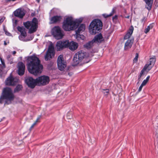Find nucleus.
Returning <instances> with one entry per match:
<instances>
[{
	"label": "nucleus",
	"instance_id": "36",
	"mask_svg": "<svg viewBox=\"0 0 158 158\" xmlns=\"http://www.w3.org/2000/svg\"><path fill=\"white\" fill-rule=\"evenodd\" d=\"M6 58L8 60H10L11 59V56L10 55H8L7 56Z\"/></svg>",
	"mask_w": 158,
	"mask_h": 158
},
{
	"label": "nucleus",
	"instance_id": "12",
	"mask_svg": "<svg viewBox=\"0 0 158 158\" xmlns=\"http://www.w3.org/2000/svg\"><path fill=\"white\" fill-rule=\"evenodd\" d=\"M25 81L28 86L32 88L37 85V78L34 79L31 77H29L26 79Z\"/></svg>",
	"mask_w": 158,
	"mask_h": 158
},
{
	"label": "nucleus",
	"instance_id": "46",
	"mask_svg": "<svg viewBox=\"0 0 158 158\" xmlns=\"http://www.w3.org/2000/svg\"><path fill=\"white\" fill-rule=\"evenodd\" d=\"M117 18V16L116 15L115 16H114L113 17V19H116Z\"/></svg>",
	"mask_w": 158,
	"mask_h": 158
},
{
	"label": "nucleus",
	"instance_id": "33",
	"mask_svg": "<svg viewBox=\"0 0 158 158\" xmlns=\"http://www.w3.org/2000/svg\"><path fill=\"white\" fill-rule=\"evenodd\" d=\"M115 13V10L114 9H113L112 10L111 12L109 14V16H110L113 15Z\"/></svg>",
	"mask_w": 158,
	"mask_h": 158
},
{
	"label": "nucleus",
	"instance_id": "7",
	"mask_svg": "<svg viewBox=\"0 0 158 158\" xmlns=\"http://www.w3.org/2000/svg\"><path fill=\"white\" fill-rule=\"evenodd\" d=\"M51 32L52 34L57 40L61 39L64 35L63 31L58 26L54 27Z\"/></svg>",
	"mask_w": 158,
	"mask_h": 158
},
{
	"label": "nucleus",
	"instance_id": "22",
	"mask_svg": "<svg viewBox=\"0 0 158 158\" xmlns=\"http://www.w3.org/2000/svg\"><path fill=\"white\" fill-rule=\"evenodd\" d=\"M133 43V40H128L126 42L125 46L124 49L125 50L131 48Z\"/></svg>",
	"mask_w": 158,
	"mask_h": 158
},
{
	"label": "nucleus",
	"instance_id": "21",
	"mask_svg": "<svg viewBox=\"0 0 158 158\" xmlns=\"http://www.w3.org/2000/svg\"><path fill=\"white\" fill-rule=\"evenodd\" d=\"M147 65H145L143 69L141 70L140 74L138 76V79L139 80L141 78V77L144 74V72L145 71H147L148 72L151 69V67H149L148 68L147 67Z\"/></svg>",
	"mask_w": 158,
	"mask_h": 158
},
{
	"label": "nucleus",
	"instance_id": "18",
	"mask_svg": "<svg viewBox=\"0 0 158 158\" xmlns=\"http://www.w3.org/2000/svg\"><path fill=\"white\" fill-rule=\"evenodd\" d=\"M146 3L145 7L148 10H150L153 2V0H144Z\"/></svg>",
	"mask_w": 158,
	"mask_h": 158
},
{
	"label": "nucleus",
	"instance_id": "49",
	"mask_svg": "<svg viewBox=\"0 0 158 158\" xmlns=\"http://www.w3.org/2000/svg\"><path fill=\"white\" fill-rule=\"evenodd\" d=\"M134 72V71L133 70H132V72Z\"/></svg>",
	"mask_w": 158,
	"mask_h": 158
},
{
	"label": "nucleus",
	"instance_id": "20",
	"mask_svg": "<svg viewBox=\"0 0 158 158\" xmlns=\"http://www.w3.org/2000/svg\"><path fill=\"white\" fill-rule=\"evenodd\" d=\"M134 30V28L132 26H131L130 27L127 34L125 35L124 37L125 39H127L129 38L131 35L133 31Z\"/></svg>",
	"mask_w": 158,
	"mask_h": 158
},
{
	"label": "nucleus",
	"instance_id": "11",
	"mask_svg": "<svg viewBox=\"0 0 158 158\" xmlns=\"http://www.w3.org/2000/svg\"><path fill=\"white\" fill-rule=\"evenodd\" d=\"M68 44V40L64 41H59L56 45V48L57 51L62 50L63 48L67 47Z\"/></svg>",
	"mask_w": 158,
	"mask_h": 158
},
{
	"label": "nucleus",
	"instance_id": "39",
	"mask_svg": "<svg viewBox=\"0 0 158 158\" xmlns=\"http://www.w3.org/2000/svg\"><path fill=\"white\" fill-rule=\"evenodd\" d=\"M35 123H34L31 126L30 128V130L31 131V129L33 128L34 126L36 124Z\"/></svg>",
	"mask_w": 158,
	"mask_h": 158
},
{
	"label": "nucleus",
	"instance_id": "52",
	"mask_svg": "<svg viewBox=\"0 0 158 158\" xmlns=\"http://www.w3.org/2000/svg\"><path fill=\"white\" fill-rule=\"evenodd\" d=\"M1 120H0V122H1Z\"/></svg>",
	"mask_w": 158,
	"mask_h": 158
},
{
	"label": "nucleus",
	"instance_id": "53",
	"mask_svg": "<svg viewBox=\"0 0 158 158\" xmlns=\"http://www.w3.org/2000/svg\"><path fill=\"white\" fill-rule=\"evenodd\" d=\"M1 20V19H0V21Z\"/></svg>",
	"mask_w": 158,
	"mask_h": 158
},
{
	"label": "nucleus",
	"instance_id": "30",
	"mask_svg": "<svg viewBox=\"0 0 158 158\" xmlns=\"http://www.w3.org/2000/svg\"><path fill=\"white\" fill-rule=\"evenodd\" d=\"M102 92L105 95H107L109 93V90L108 89H103Z\"/></svg>",
	"mask_w": 158,
	"mask_h": 158
},
{
	"label": "nucleus",
	"instance_id": "17",
	"mask_svg": "<svg viewBox=\"0 0 158 158\" xmlns=\"http://www.w3.org/2000/svg\"><path fill=\"white\" fill-rule=\"evenodd\" d=\"M156 61V57L155 56H152V57H150L149 59V62H148L145 65H147L148 68L151 67V69L154 65Z\"/></svg>",
	"mask_w": 158,
	"mask_h": 158
},
{
	"label": "nucleus",
	"instance_id": "26",
	"mask_svg": "<svg viewBox=\"0 0 158 158\" xmlns=\"http://www.w3.org/2000/svg\"><path fill=\"white\" fill-rule=\"evenodd\" d=\"M154 24L153 23L151 24L148 26L144 30V32L145 33H147L149 31L150 29H152L154 27Z\"/></svg>",
	"mask_w": 158,
	"mask_h": 158
},
{
	"label": "nucleus",
	"instance_id": "28",
	"mask_svg": "<svg viewBox=\"0 0 158 158\" xmlns=\"http://www.w3.org/2000/svg\"><path fill=\"white\" fill-rule=\"evenodd\" d=\"M22 88V86L20 85H18L14 89V92H17L21 90Z\"/></svg>",
	"mask_w": 158,
	"mask_h": 158
},
{
	"label": "nucleus",
	"instance_id": "48",
	"mask_svg": "<svg viewBox=\"0 0 158 158\" xmlns=\"http://www.w3.org/2000/svg\"><path fill=\"white\" fill-rule=\"evenodd\" d=\"M4 44L5 45H7V43L5 41H4Z\"/></svg>",
	"mask_w": 158,
	"mask_h": 158
},
{
	"label": "nucleus",
	"instance_id": "13",
	"mask_svg": "<svg viewBox=\"0 0 158 158\" xmlns=\"http://www.w3.org/2000/svg\"><path fill=\"white\" fill-rule=\"evenodd\" d=\"M18 80L12 77H8L5 81L6 84L7 85H14L18 82Z\"/></svg>",
	"mask_w": 158,
	"mask_h": 158
},
{
	"label": "nucleus",
	"instance_id": "37",
	"mask_svg": "<svg viewBox=\"0 0 158 158\" xmlns=\"http://www.w3.org/2000/svg\"><path fill=\"white\" fill-rule=\"evenodd\" d=\"M143 86H144L143 85H142V84H141V85L139 87V89H138V91L139 92L141 90Z\"/></svg>",
	"mask_w": 158,
	"mask_h": 158
},
{
	"label": "nucleus",
	"instance_id": "51",
	"mask_svg": "<svg viewBox=\"0 0 158 158\" xmlns=\"http://www.w3.org/2000/svg\"><path fill=\"white\" fill-rule=\"evenodd\" d=\"M127 18H129V16L127 17Z\"/></svg>",
	"mask_w": 158,
	"mask_h": 158
},
{
	"label": "nucleus",
	"instance_id": "40",
	"mask_svg": "<svg viewBox=\"0 0 158 158\" xmlns=\"http://www.w3.org/2000/svg\"><path fill=\"white\" fill-rule=\"evenodd\" d=\"M6 34L8 36H10L11 35V34L8 32L7 31H5Z\"/></svg>",
	"mask_w": 158,
	"mask_h": 158
},
{
	"label": "nucleus",
	"instance_id": "31",
	"mask_svg": "<svg viewBox=\"0 0 158 158\" xmlns=\"http://www.w3.org/2000/svg\"><path fill=\"white\" fill-rule=\"evenodd\" d=\"M68 119H70L72 118V114L71 113H68L67 114Z\"/></svg>",
	"mask_w": 158,
	"mask_h": 158
},
{
	"label": "nucleus",
	"instance_id": "41",
	"mask_svg": "<svg viewBox=\"0 0 158 158\" xmlns=\"http://www.w3.org/2000/svg\"><path fill=\"white\" fill-rule=\"evenodd\" d=\"M16 0H6L5 1L6 2H14Z\"/></svg>",
	"mask_w": 158,
	"mask_h": 158
},
{
	"label": "nucleus",
	"instance_id": "42",
	"mask_svg": "<svg viewBox=\"0 0 158 158\" xmlns=\"http://www.w3.org/2000/svg\"><path fill=\"white\" fill-rule=\"evenodd\" d=\"M149 78H150V76H148L146 78V79H145V80L148 82L149 80Z\"/></svg>",
	"mask_w": 158,
	"mask_h": 158
},
{
	"label": "nucleus",
	"instance_id": "10",
	"mask_svg": "<svg viewBox=\"0 0 158 158\" xmlns=\"http://www.w3.org/2000/svg\"><path fill=\"white\" fill-rule=\"evenodd\" d=\"M54 47L52 44L50 45L48 48L46 55L45 56V59L46 60H48L52 58L55 55L54 52Z\"/></svg>",
	"mask_w": 158,
	"mask_h": 158
},
{
	"label": "nucleus",
	"instance_id": "47",
	"mask_svg": "<svg viewBox=\"0 0 158 158\" xmlns=\"http://www.w3.org/2000/svg\"><path fill=\"white\" fill-rule=\"evenodd\" d=\"M16 53V52L15 51H14L13 52V55H15V54Z\"/></svg>",
	"mask_w": 158,
	"mask_h": 158
},
{
	"label": "nucleus",
	"instance_id": "50",
	"mask_svg": "<svg viewBox=\"0 0 158 158\" xmlns=\"http://www.w3.org/2000/svg\"><path fill=\"white\" fill-rule=\"evenodd\" d=\"M12 63V61H11L10 62V64H11Z\"/></svg>",
	"mask_w": 158,
	"mask_h": 158
},
{
	"label": "nucleus",
	"instance_id": "9",
	"mask_svg": "<svg viewBox=\"0 0 158 158\" xmlns=\"http://www.w3.org/2000/svg\"><path fill=\"white\" fill-rule=\"evenodd\" d=\"M57 65L59 70H63L66 66V63L64 60L63 56L62 55H60L57 59Z\"/></svg>",
	"mask_w": 158,
	"mask_h": 158
},
{
	"label": "nucleus",
	"instance_id": "15",
	"mask_svg": "<svg viewBox=\"0 0 158 158\" xmlns=\"http://www.w3.org/2000/svg\"><path fill=\"white\" fill-rule=\"evenodd\" d=\"M18 73L19 75H23L25 72V66L22 62H19L18 64Z\"/></svg>",
	"mask_w": 158,
	"mask_h": 158
},
{
	"label": "nucleus",
	"instance_id": "6",
	"mask_svg": "<svg viewBox=\"0 0 158 158\" xmlns=\"http://www.w3.org/2000/svg\"><path fill=\"white\" fill-rule=\"evenodd\" d=\"M89 56V54L84 51H80L77 52L73 58V66L77 65L83 59L88 57Z\"/></svg>",
	"mask_w": 158,
	"mask_h": 158
},
{
	"label": "nucleus",
	"instance_id": "24",
	"mask_svg": "<svg viewBox=\"0 0 158 158\" xmlns=\"http://www.w3.org/2000/svg\"><path fill=\"white\" fill-rule=\"evenodd\" d=\"M18 30L21 33V34L23 35H27L26 30L23 27L19 26L17 28Z\"/></svg>",
	"mask_w": 158,
	"mask_h": 158
},
{
	"label": "nucleus",
	"instance_id": "1",
	"mask_svg": "<svg viewBox=\"0 0 158 158\" xmlns=\"http://www.w3.org/2000/svg\"><path fill=\"white\" fill-rule=\"evenodd\" d=\"M81 22V21L79 20L74 21L72 17H68L64 20L62 27L65 31H68L74 30L79 26L77 30L76 31V38L77 40L81 39L83 40L84 36L81 35L79 33L84 31L85 26L83 24H81L79 26V24Z\"/></svg>",
	"mask_w": 158,
	"mask_h": 158
},
{
	"label": "nucleus",
	"instance_id": "29",
	"mask_svg": "<svg viewBox=\"0 0 158 158\" xmlns=\"http://www.w3.org/2000/svg\"><path fill=\"white\" fill-rule=\"evenodd\" d=\"M26 36H27V35H24L23 34H21V35L19 36V39L20 40H22V41H24V39L26 37Z\"/></svg>",
	"mask_w": 158,
	"mask_h": 158
},
{
	"label": "nucleus",
	"instance_id": "38",
	"mask_svg": "<svg viewBox=\"0 0 158 158\" xmlns=\"http://www.w3.org/2000/svg\"><path fill=\"white\" fill-rule=\"evenodd\" d=\"M154 4L157 6H158V0H155Z\"/></svg>",
	"mask_w": 158,
	"mask_h": 158
},
{
	"label": "nucleus",
	"instance_id": "45",
	"mask_svg": "<svg viewBox=\"0 0 158 158\" xmlns=\"http://www.w3.org/2000/svg\"><path fill=\"white\" fill-rule=\"evenodd\" d=\"M2 74V70L0 69V77H1Z\"/></svg>",
	"mask_w": 158,
	"mask_h": 158
},
{
	"label": "nucleus",
	"instance_id": "27",
	"mask_svg": "<svg viewBox=\"0 0 158 158\" xmlns=\"http://www.w3.org/2000/svg\"><path fill=\"white\" fill-rule=\"evenodd\" d=\"M0 60L2 62V64H0V69L2 70V69H3L6 66L4 60L1 58H0Z\"/></svg>",
	"mask_w": 158,
	"mask_h": 158
},
{
	"label": "nucleus",
	"instance_id": "3",
	"mask_svg": "<svg viewBox=\"0 0 158 158\" xmlns=\"http://www.w3.org/2000/svg\"><path fill=\"white\" fill-rule=\"evenodd\" d=\"M14 96L11 89L9 88H5L4 89L2 95L0 98V103H3L4 99H6V101L8 102L7 104H9L14 99Z\"/></svg>",
	"mask_w": 158,
	"mask_h": 158
},
{
	"label": "nucleus",
	"instance_id": "5",
	"mask_svg": "<svg viewBox=\"0 0 158 158\" xmlns=\"http://www.w3.org/2000/svg\"><path fill=\"white\" fill-rule=\"evenodd\" d=\"M37 22V19L34 18L32 21L24 22L23 25L27 29H29V33L31 34L36 31L38 28Z\"/></svg>",
	"mask_w": 158,
	"mask_h": 158
},
{
	"label": "nucleus",
	"instance_id": "32",
	"mask_svg": "<svg viewBox=\"0 0 158 158\" xmlns=\"http://www.w3.org/2000/svg\"><path fill=\"white\" fill-rule=\"evenodd\" d=\"M138 57V53H136V55L135 56L133 60L134 62H136L137 61Z\"/></svg>",
	"mask_w": 158,
	"mask_h": 158
},
{
	"label": "nucleus",
	"instance_id": "35",
	"mask_svg": "<svg viewBox=\"0 0 158 158\" xmlns=\"http://www.w3.org/2000/svg\"><path fill=\"white\" fill-rule=\"evenodd\" d=\"M148 81L145 80H144L143 81L142 83L141 84L142 85H143V86L145 85L147 83Z\"/></svg>",
	"mask_w": 158,
	"mask_h": 158
},
{
	"label": "nucleus",
	"instance_id": "16",
	"mask_svg": "<svg viewBox=\"0 0 158 158\" xmlns=\"http://www.w3.org/2000/svg\"><path fill=\"white\" fill-rule=\"evenodd\" d=\"M78 46V44L77 43L73 41L69 42L68 40V44L67 47H69L71 50H75L77 48Z\"/></svg>",
	"mask_w": 158,
	"mask_h": 158
},
{
	"label": "nucleus",
	"instance_id": "25",
	"mask_svg": "<svg viewBox=\"0 0 158 158\" xmlns=\"http://www.w3.org/2000/svg\"><path fill=\"white\" fill-rule=\"evenodd\" d=\"M94 40H92L86 43L84 45V47L87 49L90 48L93 46V44L94 43Z\"/></svg>",
	"mask_w": 158,
	"mask_h": 158
},
{
	"label": "nucleus",
	"instance_id": "4",
	"mask_svg": "<svg viewBox=\"0 0 158 158\" xmlns=\"http://www.w3.org/2000/svg\"><path fill=\"white\" fill-rule=\"evenodd\" d=\"M102 21L98 19L92 21L89 25V31L91 34L94 35L102 29Z\"/></svg>",
	"mask_w": 158,
	"mask_h": 158
},
{
	"label": "nucleus",
	"instance_id": "2",
	"mask_svg": "<svg viewBox=\"0 0 158 158\" xmlns=\"http://www.w3.org/2000/svg\"><path fill=\"white\" fill-rule=\"evenodd\" d=\"M27 64L28 71L30 73L37 75L41 73L43 66L40 60L35 55L28 57Z\"/></svg>",
	"mask_w": 158,
	"mask_h": 158
},
{
	"label": "nucleus",
	"instance_id": "34",
	"mask_svg": "<svg viewBox=\"0 0 158 158\" xmlns=\"http://www.w3.org/2000/svg\"><path fill=\"white\" fill-rule=\"evenodd\" d=\"M102 15L105 18H107L108 17H110V16H109V14H103Z\"/></svg>",
	"mask_w": 158,
	"mask_h": 158
},
{
	"label": "nucleus",
	"instance_id": "44",
	"mask_svg": "<svg viewBox=\"0 0 158 158\" xmlns=\"http://www.w3.org/2000/svg\"><path fill=\"white\" fill-rule=\"evenodd\" d=\"M40 119V117L38 118H37V119H36V121H35V124H36V123L38 121V120H39Z\"/></svg>",
	"mask_w": 158,
	"mask_h": 158
},
{
	"label": "nucleus",
	"instance_id": "43",
	"mask_svg": "<svg viewBox=\"0 0 158 158\" xmlns=\"http://www.w3.org/2000/svg\"><path fill=\"white\" fill-rule=\"evenodd\" d=\"M149 78H150V76H148L146 78V79H145V80L148 82L149 80Z\"/></svg>",
	"mask_w": 158,
	"mask_h": 158
},
{
	"label": "nucleus",
	"instance_id": "8",
	"mask_svg": "<svg viewBox=\"0 0 158 158\" xmlns=\"http://www.w3.org/2000/svg\"><path fill=\"white\" fill-rule=\"evenodd\" d=\"M37 78V85L38 86L45 85L48 84L49 81V77L46 76H42Z\"/></svg>",
	"mask_w": 158,
	"mask_h": 158
},
{
	"label": "nucleus",
	"instance_id": "54",
	"mask_svg": "<svg viewBox=\"0 0 158 158\" xmlns=\"http://www.w3.org/2000/svg\"><path fill=\"white\" fill-rule=\"evenodd\" d=\"M86 158L85 157V158Z\"/></svg>",
	"mask_w": 158,
	"mask_h": 158
},
{
	"label": "nucleus",
	"instance_id": "23",
	"mask_svg": "<svg viewBox=\"0 0 158 158\" xmlns=\"http://www.w3.org/2000/svg\"><path fill=\"white\" fill-rule=\"evenodd\" d=\"M94 40V42H100L103 40L102 36L101 34H99L96 35L94 39L93 40Z\"/></svg>",
	"mask_w": 158,
	"mask_h": 158
},
{
	"label": "nucleus",
	"instance_id": "14",
	"mask_svg": "<svg viewBox=\"0 0 158 158\" xmlns=\"http://www.w3.org/2000/svg\"><path fill=\"white\" fill-rule=\"evenodd\" d=\"M25 15V11L23 9H17L14 12V15L20 19L23 18Z\"/></svg>",
	"mask_w": 158,
	"mask_h": 158
},
{
	"label": "nucleus",
	"instance_id": "19",
	"mask_svg": "<svg viewBox=\"0 0 158 158\" xmlns=\"http://www.w3.org/2000/svg\"><path fill=\"white\" fill-rule=\"evenodd\" d=\"M62 19L60 16H54L51 19V23H53L60 22Z\"/></svg>",
	"mask_w": 158,
	"mask_h": 158
}]
</instances>
